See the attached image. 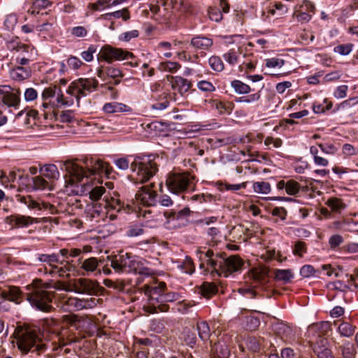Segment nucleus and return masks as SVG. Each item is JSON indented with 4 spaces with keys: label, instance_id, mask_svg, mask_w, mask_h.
Returning <instances> with one entry per match:
<instances>
[{
    "label": "nucleus",
    "instance_id": "4be33fe9",
    "mask_svg": "<svg viewBox=\"0 0 358 358\" xmlns=\"http://www.w3.org/2000/svg\"><path fill=\"white\" fill-rule=\"evenodd\" d=\"M20 90H17L16 93H13L10 91H8V92L5 94L3 96L1 97L0 102L3 103L8 107H13L17 108L20 103Z\"/></svg>",
    "mask_w": 358,
    "mask_h": 358
},
{
    "label": "nucleus",
    "instance_id": "f8f14e48",
    "mask_svg": "<svg viewBox=\"0 0 358 358\" xmlns=\"http://www.w3.org/2000/svg\"><path fill=\"white\" fill-rule=\"evenodd\" d=\"M178 294L173 292H168L166 283L158 278V311L167 312L169 306L164 302H172L178 299Z\"/></svg>",
    "mask_w": 358,
    "mask_h": 358
},
{
    "label": "nucleus",
    "instance_id": "69168bd1",
    "mask_svg": "<svg viewBox=\"0 0 358 358\" xmlns=\"http://www.w3.org/2000/svg\"><path fill=\"white\" fill-rule=\"evenodd\" d=\"M56 93V86L45 88L42 93V99L47 101L48 99L55 96Z\"/></svg>",
    "mask_w": 358,
    "mask_h": 358
},
{
    "label": "nucleus",
    "instance_id": "dca6fc26",
    "mask_svg": "<svg viewBox=\"0 0 358 358\" xmlns=\"http://www.w3.org/2000/svg\"><path fill=\"white\" fill-rule=\"evenodd\" d=\"M102 202V206L105 208L115 210L117 212L124 210L125 213H129L131 210H133V207L127 204L124 206V203L117 198H114L112 196L108 197L105 196Z\"/></svg>",
    "mask_w": 358,
    "mask_h": 358
},
{
    "label": "nucleus",
    "instance_id": "e2e57ef3",
    "mask_svg": "<svg viewBox=\"0 0 358 358\" xmlns=\"http://www.w3.org/2000/svg\"><path fill=\"white\" fill-rule=\"evenodd\" d=\"M17 173L14 171H10L9 175L7 176L6 173L2 171L1 175L0 176V182L4 185L6 182H14L16 179Z\"/></svg>",
    "mask_w": 358,
    "mask_h": 358
},
{
    "label": "nucleus",
    "instance_id": "bf43d9fd",
    "mask_svg": "<svg viewBox=\"0 0 358 358\" xmlns=\"http://www.w3.org/2000/svg\"><path fill=\"white\" fill-rule=\"evenodd\" d=\"M352 46L351 43L339 45L335 47L334 51L342 55H347L351 52Z\"/></svg>",
    "mask_w": 358,
    "mask_h": 358
},
{
    "label": "nucleus",
    "instance_id": "f03ea898",
    "mask_svg": "<svg viewBox=\"0 0 358 358\" xmlns=\"http://www.w3.org/2000/svg\"><path fill=\"white\" fill-rule=\"evenodd\" d=\"M47 287L41 279H35L31 284L26 287L28 291L25 294L27 300L32 306L42 312H50L54 293L46 290Z\"/></svg>",
    "mask_w": 358,
    "mask_h": 358
},
{
    "label": "nucleus",
    "instance_id": "9d476101",
    "mask_svg": "<svg viewBox=\"0 0 358 358\" xmlns=\"http://www.w3.org/2000/svg\"><path fill=\"white\" fill-rule=\"evenodd\" d=\"M71 286V290L75 292L89 295H98L101 290V287L96 281L87 278L75 279Z\"/></svg>",
    "mask_w": 358,
    "mask_h": 358
},
{
    "label": "nucleus",
    "instance_id": "72a5a7b5",
    "mask_svg": "<svg viewBox=\"0 0 358 358\" xmlns=\"http://www.w3.org/2000/svg\"><path fill=\"white\" fill-rule=\"evenodd\" d=\"M106 74L107 77L114 79L113 84L118 85L121 81V78L123 77L122 71L114 66H106Z\"/></svg>",
    "mask_w": 358,
    "mask_h": 358
},
{
    "label": "nucleus",
    "instance_id": "c03bdc74",
    "mask_svg": "<svg viewBox=\"0 0 358 358\" xmlns=\"http://www.w3.org/2000/svg\"><path fill=\"white\" fill-rule=\"evenodd\" d=\"M296 10H298L301 13H314L315 10V7L314 4L308 0H303L301 5H300L298 8H296Z\"/></svg>",
    "mask_w": 358,
    "mask_h": 358
},
{
    "label": "nucleus",
    "instance_id": "20e7f679",
    "mask_svg": "<svg viewBox=\"0 0 358 358\" xmlns=\"http://www.w3.org/2000/svg\"><path fill=\"white\" fill-rule=\"evenodd\" d=\"M84 163L86 165L85 169L73 162L68 161L64 164L65 170L70 176V184L73 185L76 182H79L82 181L84 178H88L103 171L106 169L105 166L106 165V164L101 160H96L95 162L90 160L91 168H90L88 160L85 161Z\"/></svg>",
    "mask_w": 358,
    "mask_h": 358
},
{
    "label": "nucleus",
    "instance_id": "ea45409f",
    "mask_svg": "<svg viewBox=\"0 0 358 358\" xmlns=\"http://www.w3.org/2000/svg\"><path fill=\"white\" fill-rule=\"evenodd\" d=\"M125 261L124 260V255L119 257H115L110 259V266L118 273L124 272L125 270Z\"/></svg>",
    "mask_w": 358,
    "mask_h": 358
},
{
    "label": "nucleus",
    "instance_id": "aec40b11",
    "mask_svg": "<svg viewBox=\"0 0 358 358\" xmlns=\"http://www.w3.org/2000/svg\"><path fill=\"white\" fill-rule=\"evenodd\" d=\"M268 273L269 269L266 267L255 268L250 271V278L254 282L262 285L268 282Z\"/></svg>",
    "mask_w": 358,
    "mask_h": 358
},
{
    "label": "nucleus",
    "instance_id": "7c9ffc66",
    "mask_svg": "<svg viewBox=\"0 0 358 358\" xmlns=\"http://www.w3.org/2000/svg\"><path fill=\"white\" fill-rule=\"evenodd\" d=\"M124 260L125 264L126 272H134L137 273L139 268V262L132 258L130 254L126 253L124 255Z\"/></svg>",
    "mask_w": 358,
    "mask_h": 358
},
{
    "label": "nucleus",
    "instance_id": "338daca9",
    "mask_svg": "<svg viewBox=\"0 0 358 358\" xmlns=\"http://www.w3.org/2000/svg\"><path fill=\"white\" fill-rule=\"evenodd\" d=\"M224 57L228 63L232 65L236 64L238 61L236 53L234 50H230L228 53L224 54Z\"/></svg>",
    "mask_w": 358,
    "mask_h": 358
},
{
    "label": "nucleus",
    "instance_id": "49530a36",
    "mask_svg": "<svg viewBox=\"0 0 358 358\" xmlns=\"http://www.w3.org/2000/svg\"><path fill=\"white\" fill-rule=\"evenodd\" d=\"M310 328L315 331H318L320 334L324 336L331 330V323L329 322H322L312 325Z\"/></svg>",
    "mask_w": 358,
    "mask_h": 358
},
{
    "label": "nucleus",
    "instance_id": "5fc2aeb1",
    "mask_svg": "<svg viewBox=\"0 0 358 358\" xmlns=\"http://www.w3.org/2000/svg\"><path fill=\"white\" fill-rule=\"evenodd\" d=\"M105 192L106 189L103 187H95L90 192V198L92 201H98Z\"/></svg>",
    "mask_w": 358,
    "mask_h": 358
},
{
    "label": "nucleus",
    "instance_id": "0e129e2a",
    "mask_svg": "<svg viewBox=\"0 0 358 358\" xmlns=\"http://www.w3.org/2000/svg\"><path fill=\"white\" fill-rule=\"evenodd\" d=\"M96 48L94 45H90L87 51L82 52L81 55L86 62H91L93 59V54L96 52Z\"/></svg>",
    "mask_w": 358,
    "mask_h": 358
},
{
    "label": "nucleus",
    "instance_id": "7ed1b4c3",
    "mask_svg": "<svg viewBox=\"0 0 358 358\" xmlns=\"http://www.w3.org/2000/svg\"><path fill=\"white\" fill-rule=\"evenodd\" d=\"M155 156L149 155L147 157H135L131 163L130 168L133 174L129 179L134 183H144L152 177L157 171V164L155 162Z\"/></svg>",
    "mask_w": 358,
    "mask_h": 358
},
{
    "label": "nucleus",
    "instance_id": "e433bc0d",
    "mask_svg": "<svg viewBox=\"0 0 358 358\" xmlns=\"http://www.w3.org/2000/svg\"><path fill=\"white\" fill-rule=\"evenodd\" d=\"M274 274L276 280L283 281L285 283L289 282L293 278V274L290 269H275L274 270Z\"/></svg>",
    "mask_w": 358,
    "mask_h": 358
},
{
    "label": "nucleus",
    "instance_id": "473e14b6",
    "mask_svg": "<svg viewBox=\"0 0 358 358\" xmlns=\"http://www.w3.org/2000/svg\"><path fill=\"white\" fill-rule=\"evenodd\" d=\"M213 106L219 111L220 114H229L234 108V104L232 103H224L218 100H213Z\"/></svg>",
    "mask_w": 358,
    "mask_h": 358
},
{
    "label": "nucleus",
    "instance_id": "a18cd8bd",
    "mask_svg": "<svg viewBox=\"0 0 358 358\" xmlns=\"http://www.w3.org/2000/svg\"><path fill=\"white\" fill-rule=\"evenodd\" d=\"M326 203L332 211L335 212H338L345 207L341 199L338 198H330Z\"/></svg>",
    "mask_w": 358,
    "mask_h": 358
},
{
    "label": "nucleus",
    "instance_id": "9b49d317",
    "mask_svg": "<svg viewBox=\"0 0 358 358\" xmlns=\"http://www.w3.org/2000/svg\"><path fill=\"white\" fill-rule=\"evenodd\" d=\"M95 298L80 299L75 297L64 299L62 303V308L65 311L72 312L83 309L92 308L96 305Z\"/></svg>",
    "mask_w": 358,
    "mask_h": 358
},
{
    "label": "nucleus",
    "instance_id": "c85d7f7f",
    "mask_svg": "<svg viewBox=\"0 0 358 358\" xmlns=\"http://www.w3.org/2000/svg\"><path fill=\"white\" fill-rule=\"evenodd\" d=\"M40 173L48 179H57L59 176L57 167L55 164L45 165L40 169Z\"/></svg>",
    "mask_w": 358,
    "mask_h": 358
},
{
    "label": "nucleus",
    "instance_id": "680f3d73",
    "mask_svg": "<svg viewBox=\"0 0 358 358\" xmlns=\"http://www.w3.org/2000/svg\"><path fill=\"white\" fill-rule=\"evenodd\" d=\"M293 17L297 20L298 22H307L311 19V14L301 13L298 10H294Z\"/></svg>",
    "mask_w": 358,
    "mask_h": 358
},
{
    "label": "nucleus",
    "instance_id": "a19ab883",
    "mask_svg": "<svg viewBox=\"0 0 358 358\" xmlns=\"http://www.w3.org/2000/svg\"><path fill=\"white\" fill-rule=\"evenodd\" d=\"M38 259L40 262H45L48 264L50 266H52V269L53 268L54 263H59L61 264H64V262H60L59 259V255L57 254H51V255H46V254H42L38 257Z\"/></svg>",
    "mask_w": 358,
    "mask_h": 358
},
{
    "label": "nucleus",
    "instance_id": "8fccbe9b",
    "mask_svg": "<svg viewBox=\"0 0 358 358\" xmlns=\"http://www.w3.org/2000/svg\"><path fill=\"white\" fill-rule=\"evenodd\" d=\"M231 86L236 92L240 94H247L250 91V87L248 85L238 80H234L231 83Z\"/></svg>",
    "mask_w": 358,
    "mask_h": 358
},
{
    "label": "nucleus",
    "instance_id": "6ab92c4d",
    "mask_svg": "<svg viewBox=\"0 0 358 358\" xmlns=\"http://www.w3.org/2000/svg\"><path fill=\"white\" fill-rule=\"evenodd\" d=\"M102 203H95L92 206H87L85 214L86 217L90 222H98L103 219L106 213L101 209Z\"/></svg>",
    "mask_w": 358,
    "mask_h": 358
},
{
    "label": "nucleus",
    "instance_id": "f3484780",
    "mask_svg": "<svg viewBox=\"0 0 358 358\" xmlns=\"http://www.w3.org/2000/svg\"><path fill=\"white\" fill-rule=\"evenodd\" d=\"M23 296V292L17 287L10 286L8 287V289H3L0 287V296L4 299L20 303L22 300Z\"/></svg>",
    "mask_w": 358,
    "mask_h": 358
},
{
    "label": "nucleus",
    "instance_id": "1a4fd4ad",
    "mask_svg": "<svg viewBox=\"0 0 358 358\" xmlns=\"http://www.w3.org/2000/svg\"><path fill=\"white\" fill-rule=\"evenodd\" d=\"M100 58L112 63L113 61H121L134 57L132 52L124 50L122 48H113L110 45H104L99 52Z\"/></svg>",
    "mask_w": 358,
    "mask_h": 358
},
{
    "label": "nucleus",
    "instance_id": "39448f33",
    "mask_svg": "<svg viewBox=\"0 0 358 358\" xmlns=\"http://www.w3.org/2000/svg\"><path fill=\"white\" fill-rule=\"evenodd\" d=\"M195 176L192 175L189 171L182 173H174L169 176L166 180V185L169 189L175 194L184 192L189 188L192 191L195 190Z\"/></svg>",
    "mask_w": 358,
    "mask_h": 358
},
{
    "label": "nucleus",
    "instance_id": "13d9d810",
    "mask_svg": "<svg viewBox=\"0 0 358 358\" xmlns=\"http://www.w3.org/2000/svg\"><path fill=\"white\" fill-rule=\"evenodd\" d=\"M208 15L210 19L215 22H220L222 19V13L217 8H210Z\"/></svg>",
    "mask_w": 358,
    "mask_h": 358
},
{
    "label": "nucleus",
    "instance_id": "09e8293b",
    "mask_svg": "<svg viewBox=\"0 0 358 358\" xmlns=\"http://www.w3.org/2000/svg\"><path fill=\"white\" fill-rule=\"evenodd\" d=\"M301 188L300 184L294 180H289L287 182V187H286V192L289 195H295L296 194Z\"/></svg>",
    "mask_w": 358,
    "mask_h": 358
},
{
    "label": "nucleus",
    "instance_id": "0eeeda50",
    "mask_svg": "<svg viewBox=\"0 0 358 358\" xmlns=\"http://www.w3.org/2000/svg\"><path fill=\"white\" fill-rule=\"evenodd\" d=\"M157 191L155 189V182H152L148 185H143L141 187V190L136 193V196L137 199L141 201L144 209H141V211L143 213V216L145 218H150L149 215L154 212L148 209L150 207H155L156 205V196Z\"/></svg>",
    "mask_w": 358,
    "mask_h": 358
},
{
    "label": "nucleus",
    "instance_id": "6e6552de",
    "mask_svg": "<svg viewBox=\"0 0 358 358\" xmlns=\"http://www.w3.org/2000/svg\"><path fill=\"white\" fill-rule=\"evenodd\" d=\"M233 344L231 335L220 334L217 341L211 345V351L215 357L229 358L231 354V347Z\"/></svg>",
    "mask_w": 358,
    "mask_h": 358
},
{
    "label": "nucleus",
    "instance_id": "f257e3e1",
    "mask_svg": "<svg viewBox=\"0 0 358 358\" xmlns=\"http://www.w3.org/2000/svg\"><path fill=\"white\" fill-rule=\"evenodd\" d=\"M13 336L17 348L22 355L31 352L40 356L48 349V343L41 339L40 329L36 326L27 324L18 325Z\"/></svg>",
    "mask_w": 358,
    "mask_h": 358
},
{
    "label": "nucleus",
    "instance_id": "f704fd0d",
    "mask_svg": "<svg viewBox=\"0 0 358 358\" xmlns=\"http://www.w3.org/2000/svg\"><path fill=\"white\" fill-rule=\"evenodd\" d=\"M196 331L202 341H207L210 338V331L206 322H201L197 324Z\"/></svg>",
    "mask_w": 358,
    "mask_h": 358
},
{
    "label": "nucleus",
    "instance_id": "a878e982",
    "mask_svg": "<svg viewBox=\"0 0 358 358\" xmlns=\"http://www.w3.org/2000/svg\"><path fill=\"white\" fill-rule=\"evenodd\" d=\"M56 336L58 338L59 348L78 341L77 337L69 335L67 329H64L62 332L57 333Z\"/></svg>",
    "mask_w": 358,
    "mask_h": 358
},
{
    "label": "nucleus",
    "instance_id": "cd10ccee",
    "mask_svg": "<svg viewBox=\"0 0 358 358\" xmlns=\"http://www.w3.org/2000/svg\"><path fill=\"white\" fill-rule=\"evenodd\" d=\"M20 202L26 204L28 208L31 209L41 210L42 208H48L49 203H40L32 199L31 196H21L20 198Z\"/></svg>",
    "mask_w": 358,
    "mask_h": 358
},
{
    "label": "nucleus",
    "instance_id": "58836bf2",
    "mask_svg": "<svg viewBox=\"0 0 358 358\" xmlns=\"http://www.w3.org/2000/svg\"><path fill=\"white\" fill-rule=\"evenodd\" d=\"M355 327L347 322H341L338 327V330L341 336L345 337L352 336L355 331Z\"/></svg>",
    "mask_w": 358,
    "mask_h": 358
},
{
    "label": "nucleus",
    "instance_id": "4468645a",
    "mask_svg": "<svg viewBox=\"0 0 358 358\" xmlns=\"http://www.w3.org/2000/svg\"><path fill=\"white\" fill-rule=\"evenodd\" d=\"M77 88H78V96H85L87 94L96 90L99 86V82L94 78H79L76 80Z\"/></svg>",
    "mask_w": 358,
    "mask_h": 358
},
{
    "label": "nucleus",
    "instance_id": "423d86ee",
    "mask_svg": "<svg viewBox=\"0 0 358 358\" xmlns=\"http://www.w3.org/2000/svg\"><path fill=\"white\" fill-rule=\"evenodd\" d=\"M220 256V262H218L217 273L218 275H224L227 277L229 275L241 270L243 266V260L238 255L227 257L225 252L217 253L216 257Z\"/></svg>",
    "mask_w": 358,
    "mask_h": 358
},
{
    "label": "nucleus",
    "instance_id": "603ef678",
    "mask_svg": "<svg viewBox=\"0 0 358 358\" xmlns=\"http://www.w3.org/2000/svg\"><path fill=\"white\" fill-rule=\"evenodd\" d=\"M208 62L211 68L216 71H221L224 69V64L219 57H211Z\"/></svg>",
    "mask_w": 358,
    "mask_h": 358
},
{
    "label": "nucleus",
    "instance_id": "6e6d98bb",
    "mask_svg": "<svg viewBox=\"0 0 358 358\" xmlns=\"http://www.w3.org/2000/svg\"><path fill=\"white\" fill-rule=\"evenodd\" d=\"M246 322V328L250 331H253L256 329L259 325V320L258 318L254 316H246L245 317Z\"/></svg>",
    "mask_w": 358,
    "mask_h": 358
},
{
    "label": "nucleus",
    "instance_id": "de8ad7c7",
    "mask_svg": "<svg viewBox=\"0 0 358 358\" xmlns=\"http://www.w3.org/2000/svg\"><path fill=\"white\" fill-rule=\"evenodd\" d=\"M261 343L259 340L255 337H248L246 341L247 348L253 352H256L260 350Z\"/></svg>",
    "mask_w": 358,
    "mask_h": 358
},
{
    "label": "nucleus",
    "instance_id": "864d4df0",
    "mask_svg": "<svg viewBox=\"0 0 358 358\" xmlns=\"http://www.w3.org/2000/svg\"><path fill=\"white\" fill-rule=\"evenodd\" d=\"M178 66L179 64L176 62H160L159 65L158 66V69L164 71L173 72L178 69Z\"/></svg>",
    "mask_w": 358,
    "mask_h": 358
},
{
    "label": "nucleus",
    "instance_id": "a211bd4d",
    "mask_svg": "<svg viewBox=\"0 0 358 358\" xmlns=\"http://www.w3.org/2000/svg\"><path fill=\"white\" fill-rule=\"evenodd\" d=\"M33 222V217L17 214L8 216L6 218V222L11 226L12 228H20L27 227L32 224Z\"/></svg>",
    "mask_w": 358,
    "mask_h": 358
},
{
    "label": "nucleus",
    "instance_id": "b1692460",
    "mask_svg": "<svg viewBox=\"0 0 358 358\" xmlns=\"http://www.w3.org/2000/svg\"><path fill=\"white\" fill-rule=\"evenodd\" d=\"M31 75L29 68L17 66L10 71V76L14 80L22 81L28 78Z\"/></svg>",
    "mask_w": 358,
    "mask_h": 358
},
{
    "label": "nucleus",
    "instance_id": "c9c22d12",
    "mask_svg": "<svg viewBox=\"0 0 358 358\" xmlns=\"http://www.w3.org/2000/svg\"><path fill=\"white\" fill-rule=\"evenodd\" d=\"M274 330L277 334H278L282 338H287L292 334V328L282 322H278L274 326Z\"/></svg>",
    "mask_w": 358,
    "mask_h": 358
},
{
    "label": "nucleus",
    "instance_id": "37998d69",
    "mask_svg": "<svg viewBox=\"0 0 358 358\" xmlns=\"http://www.w3.org/2000/svg\"><path fill=\"white\" fill-rule=\"evenodd\" d=\"M343 358H355V349L354 345L350 343H347L345 345L340 346Z\"/></svg>",
    "mask_w": 358,
    "mask_h": 358
},
{
    "label": "nucleus",
    "instance_id": "bb28decb",
    "mask_svg": "<svg viewBox=\"0 0 358 358\" xmlns=\"http://www.w3.org/2000/svg\"><path fill=\"white\" fill-rule=\"evenodd\" d=\"M78 264H80V268L87 272H93L96 270L99 264L102 263L101 260H98L96 257H90L85 259L83 262L81 259L78 260Z\"/></svg>",
    "mask_w": 358,
    "mask_h": 358
},
{
    "label": "nucleus",
    "instance_id": "052dcab7",
    "mask_svg": "<svg viewBox=\"0 0 358 358\" xmlns=\"http://www.w3.org/2000/svg\"><path fill=\"white\" fill-rule=\"evenodd\" d=\"M197 86L203 92H211L215 90V86L211 83L206 80L199 81Z\"/></svg>",
    "mask_w": 358,
    "mask_h": 358
},
{
    "label": "nucleus",
    "instance_id": "4c0bfd02",
    "mask_svg": "<svg viewBox=\"0 0 358 358\" xmlns=\"http://www.w3.org/2000/svg\"><path fill=\"white\" fill-rule=\"evenodd\" d=\"M183 335L184 340L187 345L193 347V345L196 344V329L194 327H192L191 328H185L183 331Z\"/></svg>",
    "mask_w": 358,
    "mask_h": 358
},
{
    "label": "nucleus",
    "instance_id": "393cba45",
    "mask_svg": "<svg viewBox=\"0 0 358 358\" xmlns=\"http://www.w3.org/2000/svg\"><path fill=\"white\" fill-rule=\"evenodd\" d=\"M190 45L196 49L206 50L212 46L213 41L206 36H197L192 39Z\"/></svg>",
    "mask_w": 358,
    "mask_h": 358
},
{
    "label": "nucleus",
    "instance_id": "ddd939ff",
    "mask_svg": "<svg viewBox=\"0 0 358 358\" xmlns=\"http://www.w3.org/2000/svg\"><path fill=\"white\" fill-rule=\"evenodd\" d=\"M165 87H171L173 90H177L180 94H183L188 92L192 87V83L180 76L173 77L172 76H166L163 80Z\"/></svg>",
    "mask_w": 358,
    "mask_h": 358
},
{
    "label": "nucleus",
    "instance_id": "4d7b16f0",
    "mask_svg": "<svg viewBox=\"0 0 358 358\" xmlns=\"http://www.w3.org/2000/svg\"><path fill=\"white\" fill-rule=\"evenodd\" d=\"M307 251L306 244L303 241H299L295 243L294 254L295 255H298L299 257H302L303 253H306Z\"/></svg>",
    "mask_w": 358,
    "mask_h": 358
},
{
    "label": "nucleus",
    "instance_id": "412c9836",
    "mask_svg": "<svg viewBox=\"0 0 358 358\" xmlns=\"http://www.w3.org/2000/svg\"><path fill=\"white\" fill-rule=\"evenodd\" d=\"M198 253L201 254L199 259L201 261L205 260L206 259V263L209 265L213 271H211V274L217 272V268L218 266V262H220V257L218 256L217 257L215 256V258H213L214 253L213 251L210 249H208L206 252H203L201 250H198Z\"/></svg>",
    "mask_w": 358,
    "mask_h": 358
},
{
    "label": "nucleus",
    "instance_id": "2eb2a0df",
    "mask_svg": "<svg viewBox=\"0 0 358 358\" xmlns=\"http://www.w3.org/2000/svg\"><path fill=\"white\" fill-rule=\"evenodd\" d=\"M171 0H158V22L169 26L170 19L172 17V11L170 10L171 6Z\"/></svg>",
    "mask_w": 358,
    "mask_h": 358
},
{
    "label": "nucleus",
    "instance_id": "774afa93",
    "mask_svg": "<svg viewBox=\"0 0 358 358\" xmlns=\"http://www.w3.org/2000/svg\"><path fill=\"white\" fill-rule=\"evenodd\" d=\"M343 242V238L341 235L336 234L332 236L329 238V245L331 248H335L338 247L340 244H341Z\"/></svg>",
    "mask_w": 358,
    "mask_h": 358
},
{
    "label": "nucleus",
    "instance_id": "79ce46f5",
    "mask_svg": "<svg viewBox=\"0 0 358 358\" xmlns=\"http://www.w3.org/2000/svg\"><path fill=\"white\" fill-rule=\"evenodd\" d=\"M253 189L255 192L268 194L271 192V185L267 182H255L253 183Z\"/></svg>",
    "mask_w": 358,
    "mask_h": 358
},
{
    "label": "nucleus",
    "instance_id": "5701e85b",
    "mask_svg": "<svg viewBox=\"0 0 358 358\" xmlns=\"http://www.w3.org/2000/svg\"><path fill=\"white\" fill-rule=\"evenodd\" d=\"M160 213H163L164 217L166 218V224H169L170 220H179L183 217H186L190 215L191 210L188 207L184 208L180 210L178 213H176L174 210H164L163 212H159Z\"/></svg>",
    "mask_w": 358,
    "mask_h": 358
},
{
    "label": "nucleus",
    "instance_id": "2f4dec72",
    "mask_svg": "<svg viewBox=\"0 0 358 358\" xmlns=\"http://www.w3.org/2000/svg\"><path fill=\"white\" fill-rule=\"evenodd\" d=\"M33 188L35 190L52 189V185L42 176H36L32 178Z\"/></svg>",
    "mask_w": 358,
    "mask_h": 358
},
{
    "label": "nucleus",
    "instance_id": "3c124183",
    "mask_svg": "<svg viewBox=\"0 0 358 358\" xmlns=\"http://www.w3.org/2000/svg\"><path fill=\"white\" fill-rule=\"evenodd\" d=\"M112 0H98L94 3H90L87 6L89 9L99 10L101 8L109 7Z\"/></svg>",
    "mask_w": 358,
    "mask_h": 358
},
{
    "label": "nucleus",
    "instance_id": "c756f323",
    "mask_svg": "<svg viewBox=\"0 0 358 358\" xmlns=\"http://www.w3.org/2000/svg\"><path fill=\"white\" fill-rule=\"evenodd\" d=\"M200 290L203 296L209 299L218 292V288L215 282H204Z\"/></svg>",
    "mask_w": 358,
    "mask_h": 358
}]
</instances>
